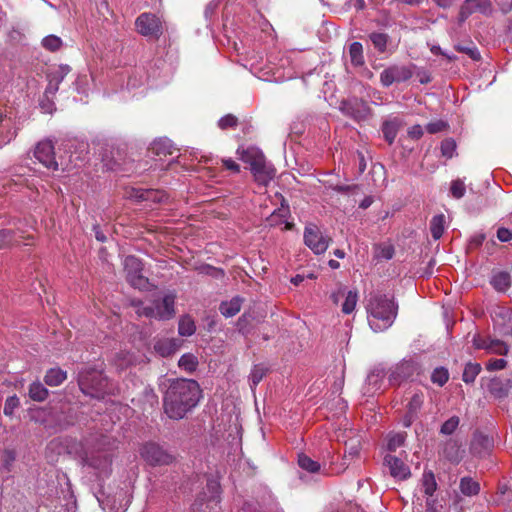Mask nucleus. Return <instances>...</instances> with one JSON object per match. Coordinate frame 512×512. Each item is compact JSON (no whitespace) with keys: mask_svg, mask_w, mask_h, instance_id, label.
Masks as SVG:
<instances>
[{"mask_svg":"<svg viewBox=\"0 0 512 512\" xmlns=\"http://www.w3.org/2000/svg\"><path fill=\"white\" fill-rule=\"evenodd\" d=\"M200 398L201 389L195 380H174L164 395V411L170 419H182L198 404Z\"/></svg>","mask_w":512,"mask_h":512,"instance_id":"obj_1","label":"nucleus"},{"mask_svg":"<svg viewBox=\"0 0 512 512\" xmlns=\"http://www.w3.org/2000/svg\"><path fill=\"white\" fill-rule=\"evenodd\" d=\"M366 311L370 328L374 332H383L394 323L398 306L386 295L374 294L368 299Z\"/></svg>","mask_w":512,"mask_h":512,"instance_id":"obj_2","label":"nucleus"},{"mask_svg":"<svg viewBox=\"0 0 512 512\" xmlns=\"http://www.w3.org/2000/svg\"><path fill=\"white\" fill-rule=\"evenodd\" d=\"M78 384L80 390L93 398H103L106 394L113 393V388L102 370L84 368L79 372Z\"/></svg>","mask_w":512,"mask_h":512,"instance_id":"obj_3","label":"nucleus"},{"mask_svg":"<svg viewBox=\"0 0 512 512\" xmlns=\"http://www.w3.org/2000/svg\"><path fill=\"white\" fill-rule=\"evenodd\" d=\"M79 462L83 472L93 475L96 480H103L112 472V459L103 452H83L79 454Z\"/></svg>","mask_w":512,"mask_h":512,"instance_id":"obj_4","label":"nucleus"},{"mask_svg":"<svg viewBox=\"0 0 512 512\" xmlns=\"http://www.w3.org/2000/svg\"><path fill=\"white\" fill-rule=\"evenodd\" d=\"M176 294L169 292L161 299L154 300L151 306L139 307L136 313L139 316L154 318L158 320H169L175 315Z\"/></svg>","mask_w":512,"mask_h":512,"instance_id":"obj_5","label":"nucleus"},{"mask_svg":"<svg viewBox=\"0 0 512 512\" xmlns=\"http://www.w3.org/2000/svg\"><path fill=\"white\" fill-rule=\"evenodd\" d=\"M140 455L151 466L170 465L175 460V457L167 449L156 442L143 444L140 448Z\"/></svg>","mask_w":512,"mask_h":512,"instance_id":"obj_6","label":"nucleus"},{"mask_svg":"<svg viewBox=\"0 0 512 512\" xmlns=\"http://www.w3.org/2000/svg\"><path fill=\"white\" fill-rule=\"evenodd\" d=\"M303 238L305 245L316 255L323 254L328 249L330 239L314 223L305 226Z\"/></svg>","mask_w":512,"mask_h":512,"instance_id":"obj_7","label":"nucleus"},{"mask_svg":"<svg viewBox=\"0 0 512 512\" xmlns=\"http://www.w3.org/2000/svg\"><path fill=\"white\" fill-rule=\"evenodd\" d=\"M96 498L105 512H125L130 503L129 496L123 489L107 495L104 492H99Z\"/></svg>","mask_w":512,"mask_h":512,"instance_id":"obj_8","label":"nucleus"},{"mask_svg":"<svg viewBox=\"0 0 512 512\" xmlns=\"http://www.w3.org/2000/svg\"><path fill=\"white\" fill-rule=\"evenodd\" d=\"M220 483L214 479L208 480L203 497L198 498L193 504L195 510L214 511L220 503Z\"/></svg>","mask_w":512,"mask_h":512,"instance_id":"obj_9","label":"nucleus"},{"mask_svg":"<svg viewBox=\"0 0 512 512\" xmlns=\"http://www.w3.org/2000/svg\"><path fill=\"white\" fill-rule=\"evenodd\" d=\"M135 25L137 31L145 37L158 39L163 33V26L160 18L152 13L140 14L135 21Z\"/></svg>","mask_w":512,"mask_h":512,"instance_id":"obj_10","label":"nucleus"},{"mask_svg":"<svg viewBox=\"0 0 512 512\" xmlns=\"http://www.w3.org/2000/svg\"><path fill=\"white\" fill-rule=\"evenodd\" d=\"M123 265L127 281L131 286L137 289H145L148 285V279L142 275L141 260L135 256L129 255L125 257Z\"/></svg>","mask_w":512,"mask_h":512,"instance_id":"obj_11","label":"nucleus"},{"mask_svg":"<svg viewBox=\"0 0 512 512\" xmlns=\"http://www.w3.org/2000/svg\"><path fill=\"white\" fill-rule=\"evenodd\" d=\"M413 67V65H391L381 72L380 82L384 87L405 82L413 76Z\"/></svg>","mask_w":512,"mask_h":512,"instance_id":"obj_12","label":"nucleus"},{"mask_svg":"<svg viewBox=\"0 0 512 512\" xmlns=\"http://www.w3.org/2000/svg\"><path fill=\"white\" fill-rule=\"evenodd\" d=\"M472 343L476 349H484L489 354L504 356L509 352V346L504 341L490 337L483 338L479 334L473 336Z\"/></svg>","mask_w":512,"mask_h":512,"instance_id":"obj_13","label":"nucleus"},{"mask_svg":"<svg viewBox=\"0 0 512 512\" xmlns=\"http://www.w3.org/2000/svg\"><path fill=\"white\" fill-rule=\"evenodd\" d=\"M35 158L46 168L57 170L58 163L55 160L54 145L51 140L40 141L34 151Z\"/></svg>","mask_w":512,"mask_h":512,"instance_id":"obj_14","label":"nucleus"},{"mask_svg":"<svg viewBox=\"0 0 512 512\" xmlns=\"http://www.w3.org/2000/svg\"><path fill=\"white\" fill-rule=\"evenodd\" d=\"M492 12V4L490 0H465L460 7L459 22H464L474 13L489 15Z\"/></svg>","mask_w":512,"mask_h":512,"instance_id":"obj_15","label":"nucleus"},{"mask_svg":"<svg viewBox=\"0 0 512 512\" xmlns=\"http://www.w3.org/2000/svg\"><path fill=\"white\" fill-rule=\"evenodd\" d=\"M407 400V411L402 418V424L406 428L410 427L417 419L419 411L424 403V393L422 391L413 392Z\"/></svg>","mask_w":512,"mask_h":512,"instance_id":"obj_16","label":"nucleus"},{"mask_svg":"<svg viewBox=\"0 0 512 512\" xmlns=\"http://www.w3.org/2000/svg\"><path fill=\"white\" fill-rule=\"evenodd\" d=\"M384 464L389 468L391 476L395 479L406 480L411 475L410 468L396 456L386 455Z\"/></svg>","mask_w":512,"mask_h":512,"instance_id":"obj_17","label":"nucleus"},{"mask_svg":"<svg viewBox=\"0 0 512 512\" xmlns=\"http://www.w3.org/2000/svg\"><path fill=\"white\" fill-rule=\"evenodd\" d=\"M255 180L263 185H267L275 176L274 166L267 162L265 158L250 168Z\"/></svg>","mask_w":512,"mask_h":512,"instance_id":"obj_18","label":"nucleus"},{"mask_svg":"<svg viewBox=\"0 0 512 512\" xmlns=\"http://www.w3.org/2000/svg\"><path fill=\"white\" fill-rule=\"evenodd\" d=\"M415 367L413 363L404 361L396 365L389 374V382L391 385H399L403 381L409 379L414 373Z\"/></svg>","mask_w":512,"mask_h":512,"instance_id":"obj_19","label":"nucleus"},{"mask_svg":"<svg viewBox=\"0 0 512 512\" xmlns=\"http://www.w3.org/2000/svg\"><path fill=\"white\" fill-rule=\"evenodd\" d=\"M385 377V371L383 368H374L366 378V382L364 385V394L365 395H373L375 392L380 390L383 385Z\"/></svg>","mask_w":512,"mask_h":512,"instance_id":"obj_20","label":"nucleus"},{"mask_svg":"<svg viewBox=\"0 0 512 512\" xmlns=\"http://www.w3.org/2000/svg\"><path fill=\"white\" fill-rule=\"evenodd\" d=\"M512 389V379L511 378H500L495 377L490 380L488 384V391L495 398H505L510 390Z\"/></svg>","mask_w":512,"mask_h":512,"instance_id":"obj_21","label":"nucleus"},{"mask_svg":"<svg viewBox=\"0 0 512 512\" xmlns=\"http://www.w3.org/2000/svg\"><path fill=\"white\" fill-rule=\"evenodd\" d=\"M237 154L243 162L249 164L250 168L265 158L263 152L255 146H240L237 149Z\"/></svg>","mask_w":512,"mask_h":512,"instance_id":"obj_22","label":"nucleus"},{"mask_svg":"<svg viewBox=\"0 0 512 512\" xmlns=\"http://www.w3.org/2000/svg\"><path fill=\"white\" fill-rule=\"evenodd\" d=\"M421 485L423 488L424 494L428 497L427 498V508L430 509L432 505L434 504V500L430 499V497L433 496L437 489V483L435 480V476L433 472L431 471H425L422 475L421 479Z\"/></svg>","mask_w":512,"mask_h":512,"instance_id":"obj_23","label":"nucleus"},{"mask_svg":"<svg viewBox=\"0 0 512 512\" xmlns=\"http://www.w3.org/2000/svg\"><path fill=\"white\" fill-rule=\"evenodd\" d=\"M242 303L243 299L239 296H236L228 301L221 302L219 310L224 317H233L240 311Z\"/></svg>","mask_w":512,"mask_h":512,"instance_id":"obj_24","label":"nucleus"},{"mask_svg":"<svg viewBox=\"0 0 512 512\" xmlns=\"http://www.w3.org/2000/svg\"><path fill=\"white\" fill-rule=\"evenodd\" d=\"M345 454H344V461H351L354 458H357L360 454L361 449V437L359 435H355L349 438L348 441L345 442ZM347 465L350 464V462H346Z\"/></svg>","mask_w":512,"mask_h":512,"instance_id":"obj_25","label":"nucleus"},{"mask_svg":"<svg viewBox=\"0 0 512 512\" xmlns=\"http://www.w3.org/2000/svg\"><path fill=\"white\" fill-rule=\"evenodd\" d=\"M22 236L12 228L0 229V250L18 244Z\"/></svg>","mask_w":512,"mask_h":512,"instance_id":"obj_26","label":"nucleus"},{"mask_svg":"<svg viewBox=\"0 0 512 512\" xmlns=\"http://www.w3.org/2000/svg\"><path fill=\"white\" fill-rule=\"evenodd\" d=\"M67 378L66 371L60 369V368H51L47 371L44 381L48 386H59L61 383H63Z\"/></svg>","mask_w":512,"mask_h":512,"instance_id":"obj_27","label":"nucleus"},{"mask_svg":"<svg viewBox=\"0 0 512 512\" xmlns=\"http://www.w3.org/2000/svg\"><path fill=\"white\" fill-rule=\"evenodd\" d=\"M459 489L464 496L472 497L479 493L480 484L471 477H463L460 480Z\"/></svg>","mask_w":512,"mask_h":512,"instance_id":"obj_28","label":"nucleus"},{"mask_svg":"<svg viewBox=\"0 0 512 512\" xmlns=\"http://www.w3.org/2000/svg\"><path fill=\"white\" fill-rule=\"evenodd\" d=\"M492 286L499 292L506 291L511 285V276L508 272H497L492 276Z\"/></svg>","mask_w":512,"mask_h":512,"instance_id":"obj_29","label":"nucleus"},{"mask_svg":"<svg viewBox=\"0 0 512 512\" xmlns=\"http://www.w3.org/2000/svg\"><path fill=\"white\" fill-rule=\"evenodd\" d=\"M471 447L478 454L487 453L492 447V440L486 435L476 434L473 437Z\"/></svg>","mask_w":512,"mask_h":512,"instance_id":"obj_30","label":"nucleus"},{"mask_svg":"<svg viewBox=\"0 0 512 512\" xmlns=\"http://www.w3.org/2000/svg\"><path fill=\"white\" fill-rule=\"evenodd\" d=\"M358 302V292L356 290H346L343 302L341 303V311L344 314H351Z\"/></svg>","mask_w":512,"mask_h":512,"instance_id":"obj_31","label":"nucleus"},{"mask_svg":"<svg viewBox=\"0 0 512 512\" xmlns=\"http://www.w3.org/2000/svg\"><path fill=\"white\" fill-rule=\"evenodd\" d=\"M154 349L162 357H167L176 352L177 344L175 340L162 339L155 343Z\"/></svg>","mask_w":512,"mask_h":512,"instance_id":"obj_32","label":"nucleus"},{"mask_svg":"<svg viewBox=\"0 0 512 512\" xmlns=\"http://www.w3.org/2000/svg\"><path fill=\"white\" fill-rule=\"evenodd\" d=\"M48 396L47 388L39 381L33 382L29 386V397L33 401L43 402Z\"/></svg>","mask_w":512,"mask_h":512,"instance_id":"obj_33","label":"nucleus"},{"mask_svg":"<svg viewBox=\"0 0 512 512\" xmlns=\"http://www.w3.org/2000/svg\"><path fill=\"white\" fill-rule=\"evenodd\" d=\"M349 55L353 66H362L365 63L363 46L360 42H353L349 46Z\"/></svg>","mask_w":512,"mask_h":512,"instance_id":"obj_34","label":"nucleus"},{"mask_svg":"<svg viewBox=\"0 0 512 512\" xmlns=\"http://www.w3.org/2000/svg\"><path fill=\"white\" fill-rule=\"evenodd\" d=\"M445 216L443 214L435 215L430 221V231L434 240L442 237L445 227Z\"/></svg>","mask_w":512,"mask_h":512,"instance_id":"obj_35","label":"nucleus"},{"mask_svg":"<svg viewBox=\"0 0 512 512\" xmlns=\"http://www.w3.org/2000/svg\"><path fill=\"white\" fill-rule=\"evenodd\" d=\"M175 150L172 142L167 138L159 139L152 144V151L157 155H172Z\"/></svg>","mask_w":512,"mask_h":512,"instance_id":"obj_36","label":"nucleus"},{"mask_svg":"<svg viewBox=\"0 0 512 512\" xmlns=\"http://www.w3.org/2000/svg\"><path fill=\"white\" fill-rule=\"evenodd\" d=\"M196 331L194 320L190 316H183L179 320L178 332L181 336H191Z\"/></svg>","mask_w":512,"mask_h":512,"instance_id":"obj_37","label":"nucleus"},{"mask_svg":"<svg viewBox=\"0 0 512 512\" xmlns=\"http://www.w3.org/2000/svg\"><path fill=\"white\" fill-rule=\"evenodd\" d=\"M480 372H481L480 364L469 362L466 364V366L464 368V371L462 374V380L466 384L473 383Z\"/></svg>","mask_w":512,"mask_h":512,"instance_id":"obj_38","label":"nucleus"},{"mask_svg":"<svg viewBox=\"0 0 512 512\" xmlns=\"http://www.w3.org/2000/svg\"><path fill=\"white\" fill-rule=\"evenodd\" d=\"M266 373V367L261 364L255 365L252 368L251 373L249 375L250 387L252 390H255L256 386L262 381Z\"/></svg>","mask_w":512,"mask_h":512,"instance_id":"obj_39","label":"nucleus"},{"mask_svg":"<svg viewBox=\"0 0 512 512\" xmlns=\"http://www.w3.org/2000/svg\"><path fill=\"white\" fill-rule=\"evenodd\" d=\"M178 365L181 369H183L187 372H193L197 368L198 360H197V357L194 356L193 354L187 353V354H183L180 357V359L178 361Z\"/></svg>","mask_w":512,"mask_h":512,"instance_id":"obj_40","label":"nucleus"},{"mask_svg":"<svg viewBox=\"0 0 512 512\" xmlns=\"http://www.w3.org/2000/svg\"><path fill=\"white\" fill-rule=\"evenodd\" d=\"M298 465L303 469L310 473H315L319 471L320 464L305 454H300L298 456Z\"/></svg>","mask_w":512,"mask_h":512,"instance_id":"obj_41","label":"nucleus"},{"mask_svg":"<svg viewBox=\"0 0 512 512\" xmlns=\"http://www.w3.org/2000/svg\"><path fill=\"white\" fill-rule=\"evenodd\" d=\"M374 47L381 53L385 52L388 42V35L384 33H371L369 36Z\"/></svg>","mask_w":512,"mask_h":512,"instance_id":"obj_42","label":"nucleus"},{"mask_svg":"<svg viewBox=\"0 0 512 512\" xmlns=\"http://www.w3.org/2000/svg\"><path fill=\"white\" fill-rule=\"evenodd\" d=\"M405 438V433L398 432L389 434L387 439L388 450L395 451L397 448L401 447L405 442Z\"/></svg>","mask_w":512,"mask_h":512,"instance_id":"obj_43","label":"nucleus"},{"mask_svg":"<svg viewBox=\"0 0 512 512\" xmlns=\"http://www.w3.org/2000/svg\"><path fill=\"white\" fill-rule=\"evenodd\" d=\"M441 154L442 156L450 159L456 154L457 145L455 140L448 138L441 142Z\"/></svg>","mask_w":512,"mask_h":512,"instance_id":"obj_44","label":"nucleus"},{"mask_svg":"<svg viewBox=\"0 0 512 512\" xmlns=\"http://www.w3.org/2000/svg\"><path fill=\"white\" fill-rule=\"evenodd\" d=\"M449 379V373L447 369L440 367L434 369L431 380L433 383L438 384L439 386H443Z\"/></svg>","mask_w":512,"mask_h":512,"instance_id":"obj_45","label":"nucleus"},{"mask_svg":"<svg viewBox=\"0 0 512 512\" xmlns=\"http://www.w3.org/2000/svg\"><path fill=\"white\" fill-rule=\"evenodd\" d=\"M451 195L456 199H461L466 192V186L463 180L456 179L451 182L450 187Z\"/></svg>","mask_w":512,"mask_h":512,"instance_id":"obj_46","label":"nucleus"},{"mask_svg":"<svg viewBox=\"0 0 512 512\" xmlns=\"http://www.w3.org/2000/svg\"><path fill=\"white\" fill-rule=\"evenodd\" d=\"M238 125L244 126L247 125V123L245 121H239V119L232 114H227L219 120L220 128H232Z\"/></svg>","mask_w":512,"mask_h":512,"instance_id":"obj_47","label":"nucleus"},{"mask_svg":"<svg viewBox=\"0 0 512 512\" xmlns=\"http://www.w3.org/2000/svg\"><path fill=\"white\" fill-rule=\"evenodd\" d=\"M42 45L47 50L54 52L61 47L62 40L55 35H49L42 40Z\"/></svg>","mask_w":512,"mask_h":512,"instance_id":"obj_48","label":"nucleus"},{"mask_svg":"<svg viewBox=\"0 0 512 512\" xmlns=\"http://www.w3.org/2000/svg\"><path fill=\"white\" fill-rule=\"evenodd\" d=\"M20 405L19 398L16 395L10 396L6 399L3 413L6 416H12L15 409H17Z\"/></svg>","mask_w":512,"mask_h":512,"instance_id":"obj_49","label":"nucleus"},{"mask_svg":"<svg viewBox=\"0 0 512 512\" xmlns=\"http://www.w3.org/2000/svg\"><path fill=\"white\" fill-rule=\"evenodd\" d=\"M459 425V418L453 416L445 421L440 429V432L444 435H451Z\"/></svg>","mask_w":512,"mask_h":512,"instance_id":"obj_50","label":"nucleus"},{"mask_svg":"<svg viewBox=\"0 0 512 512\" xmlns=\"http://www.w3.org/2000/svg\"><path fill=\"white\" fill-rule=\"evenodd\" d=\"M16 459L15 452L10 449H6L3 451L1 456L2 468L6 471H10L12 464Z\"/></svg>","mask_w":512,"mask_h":512,"instance_id":"obj_51","label":"nucleus"},{"mask_svg":"<svg viewBox=\"0 0 512 512\" xmlns=\"http://www.w3.org/2000/svg\"><path fill=\"white\" fill-rule=\"evenodd\" d=\"M507 366V361L503 358L500 359H491L486 364V369L488 371H497L502 370Z\"/></svg>","mask_w":512,"mask_h":512,"instance_id":"obj_52","label":"nucleus"},{"mask_svg":"<svg viewBox=\"0 0 512 512\" xmlns=\"http://www.w3.org/2000/svg\"><path fill=\"white\" fill-rule=\"evenodd\" d=\"M457 50L469 55L473 60L477 61L481 58L479 51L475 47L457 46Z\"/></svg>","mask_w":512,"mask_h":512,"instance_id":"obj_53","label":"nucleus"},{"mask_svg":"<svg viewBox=\"0 0 512 512\" xmlns=\"http://www.w3.org/2000/svg\"><path fill=\"white\" fill-rule=\"evenodd\" d=\"M76 511H77L76 500L73 495H70V497L66 500V503L61 506V508L58 512H76Z\"/></svg>","mask_w":512,"mask_h":512,"instance_id":"obj_54","label":"nucleus"},{"mask_svg":"<svg viewBox=\"0 0 512 512\" xmlns=\"http://www.w3.org/2000/svg\"><path fill=\"white\" fill-rule=\"evenodd\" d=\"M497 238L501 242H509L512 240V231L505 227H500L497 230Z\"/></svg>","mask_w":512,"mask_h":512,"instance_id":"obj_55","label":"nucleus"},{"mask_svg":"<svg viewBox=\"0 0 512 512\" xmlns=\"http://www.w3.org/2000/svg\"><path fill=\"white\" fill-rule=\"evenodd\" d=\"M402 125V120L399 117L395 116L385 120L381 128H400Z\"/></svg>","mask_w":512,"mask_h":512,"instance_id":"obj_56","label":"nucleus"},{"mask_svg":"<svg viewBox=\"0 0 512 512\" xmlns=\"http://www.w3.org/2000/svg\"><path fill=\"white\" fill-rule=\"evenodd\" d=\"M62 80V77L59 78V77H53L52 79H50L49 81V84L46 88V91L45 93L46 94H54L56 93V91L58 90V84L59 82Z\"/></svg>","mask_w":512,"mask_h":512,"instance_id":"obj_57","label":"nucleus"},{"mask_svg":"<svg viewBox=\"0 0 512 512\" xmlns=\"http://www.w3.org/2000/svg\"><path fill=\"white\" fill-rule=\"evenodd\" d=\"M346 289L344 287H339L336 291L332 292L330 298L334 304H339L341 299H344V294Z\"/></svg>","mask_w":512,"mask_h":512,"instance_id":"obj_58","label":"nucleus"},{"mask_svg":"<svg viewBox=\"0 0 512 512\" xmlns=\"http://www.w3.org/2000/svg\"><path fill=\"white\" fill-rule=\"evenodd\" d=\"M226 169L233 171L235 173L239 172L240 167L233 159H222L221 160Z\"/></svg>","mask_w":512,"mask_h":512,"instance_id":"obj_59","label":"nucleus"},{"mask_svg":"<svg viewBox=\"0 0 512 512\" xmlns=\"http://www.w3.org/2000/svg\"><path fill=\"white\" fill-rule=\"evenodd\" d=\"M354 106L357 107V112L354 113V112H351V116L357 120L361 119L363 117V115H360V108H362L363 110H366V104L363 102V101H358V100H355L354 101Z\"/></svg>","mask_w":512,"mask_h":512,"instance_id":"obj_60","label":"nucleus"},{"mask_svg":"<svg viewBox=\"0 0 512 512\" xmlns=\"http://www.w3.org/2000/svg\"><path fill=\"white\" fill-rule=\"evenodd\" d=\"M397 136V130H383V137L389 143L392 144Z\"/></svg>","mask_w":512,"mask_h":512,"instance_id":"obj_61","label":"nucleus"},{"mask_svg":"<svg viewBox=\"0 0 512 512\" xmlns=\"http://www.w3.org/2000/svg\"><path fill=\"white\" fill-rule=\"evenodd\" d=\"M485 240V235L484 234H478V235H474L472 238H471V243L475 246H480L483 241Z\"/></svg>","mask_w":512,"mask_h":512,"instance_id":"obj_62","label":"nucleus"},{"mask_svg":"<svg viewBox=\"0 0 512 512\" xmlns=\"http://www.w3.org/2000/svg\"><path fill=\"white\" fill-rule=\"evenodd\" d=\"M15 136H16L15 132H11V130H7V135L5 136V139L0 142V148L3 145L9 143Z\"/></svg>","mask_w":512,"mask_h":512,"instance_id":"obj_63","label":"nucleus"},{"mask_svg":"<svg viewBox=\"0 0 512 512\" xmlns=\"http://www.w3.org/2000/svg\"><path fill=\"white\" fill-rule=\"evenodd\" d=\"M423 135V130H408V136L412 139H419Z\"/></svg>","mask_w":512,"mask_h":512,"instance_id":"obj_64","label":"nucleus"}]
</instances>
